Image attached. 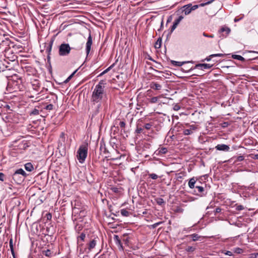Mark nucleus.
<instances>
[{"mask_svg": "<svg viewBox=\"0 0 258 258\" xmlns=\"http://www.w3.org/2000/svg\"><path fill=\"white\" fill-rule=\"evenodd\" d=\"M103 84V81H101L98 84H97L92 93L91 96V102L93 105L97 104L96 108L97 110L101 107L100 102L102 100L103 96H105V92L104 91V86L102 85Z\"/></svg>", "mask_w": 258, "mask_h": 258, "instance_id": "nucleus-1", "label": "nucleus"}, {"mask_svg": "<svg viewBox=\"0 0 258 258\" xmlns=\"http://www.w3.org/2000/svg\"><path fill=\"white\" fill-rule=\"evenodd\" d=\"M88 144L87 143H84L81 145L77 153V157L79 162L83 163L84 162L88 154Z\"/></svg>", "mask_w": 258, "mask_h": 258, "instance_id": "nucleus-2", "label": "nucleus"}, {"mask_svg": "<svg viewBox=\"0 0 258 258\" xmlns=\"http://www.w3.org/2000/svg\"><path fill=\"white\" fill-rule=\"evenodd\" d=\"M27 175L25 171L23 169L20 168L14 172L12 177L15 183L20 184L24 180Z\"/></svg>", "mask_w": 258, "mask_h": 258, "instance_id": "nucleus-3", "label": "nucleus"}, {"mask_svg": "<svg viewBox=\"0 0 258 258\" xmlns=\"http://www.w3.org/2000/svg\"><path fill=\"white\" fill-rule=\"evenodd\" d=\"M72 48L68 43H61L58 47V55L60 56H68Z\"/></svg>", "mask_w": 258, "mask_h": 258, "instance_id": "nucleus-4", "label": "nucleus"}, {"mask_svg": "<svg viewBox=\"0 0 258 258\" xmlns=\"http://www.w3.org/2000/svg\"><path fill=\"white\" fill-rule=\"evenodd\" d=\"M5 59V61L7 62V63H10V61L16 63L18 62L17 60V56L14 53L12 50H9L8 51H6L4 54Z\"/></svg>", "mask_w": 258, "mask_h": 258, "instance_id": "nucleus-5", "label": "nucleus"}, {"mask_svg": "<svg viewBox=\"0 0 258 258\" xmlns=\"http://www.w3.org/2000/svg\"><path fill=\"white\" fill-rule=\"evenodd\" d=\"M13 44L9 38H5L4 40L0 39V49H3L4 52L10 50V45Z\"/></svg>", "mask_w": 258, "mask_h": 258, "instance_id": "nucleus-6", "label": "nucleus"}, {"mask_svg": "<svg viewBox=\"0 0 258 258\" xmlns=\"http://www.w3.org/2000/svg\"><path fill=\"white\" fill-rule=\"evenodd\" d=\"M195 10L193 8L191 7V5H185L182 7L180 10H178L177 12L178 13L180 11L182 13H184V15H187L190 13L192 10Z\"/></svg>", "mask_w": 258, "mask_h": 258, "instance_id": "nucleus-7", "label": "nucleus"}, {"mask_svg": "<svg viewBox=\"0 0 258 258\" xmlns=\"http://www.w3.org/2000/svg\"><path fill=\"white\" fill-rule=\"evenodd\" d=\"M13 86L15 87L16 89H18L20 90H22L23 89V85L21 78H18L17 77L16 80H13Z\"/></svg>", "mask_w": 258, "mask_h": 258, "instance_id": "nucleus-8", "label": "nucleus"}, {"mask_svg": "<svg viewBox=\"0 0 258 258\" xmlns=\"http://www.w3.org/2000/svg\"><path fill=\"white\" fill-rule=\"evenodd\" d=\"M113 239L115 244L118 246L119 250L120 251H123V247L119 236L117 235H114Z\"/></svg>", "mask_w": 258, "mask_h": 258, "instance_id": "nucleus-9", "label": "nucleus"}, {"mask_svg": "<svg viewBox=\"0 0 258 258\" xmlns=\"http://www.w3.org/2000/svg\"><path fill=\"white\" fill-rule=\"evenodd\" d=\"M92 44V39L91 34L90 33L89 37L88 38L87 41L86 43V50L87 55H88L90 51Z\"/></svg>", "mask_w": 258, "mask_h": 258, "instance_id": "nucleus-10", "label": "nucleus"}, {"mask_svg": "<svg viewBox=\"0 0 258 258\" xmlns=\"http://www.w3.org/2000/svg\"><path fill=\"white\" fill-rule=\"evenodd\" d=\"M215 148L217 150L223 151H228L230 149L228 145L225 144H218L215 147Z\"/></svg>", "mask_w": 258, "mask_h": 258, "instance_id": "nucleus-11", "label": "nucleus"}, {"mask_svg": "<svg viewBox=\"0 0 258 258\" xmlns=\"http://www.w3.org/2000/svg\"><path fill=\"white\" fill-rule=\"evenodd\" d=\"M54 39H55V36H53L51 38V40L49 42L48 45L47 46V47L46 48V51L48 53V56H47L48 58H49V55H50L51 51L52 46L53 42L54 41Z\"/></svg>", "mask_w": 258, "mask_h": 258, "instance_id": "nucleus-12", "label": "nucleus"}, {"mask_svg": "<svg viewBox=\"0 0 258 258\" xmlns=\"http://www.w3.org/2000/svg\"><path fill=\"white\" fill-rule=\"evenodd\" d=\"M163 97V95H161L157 97H153L150 99H148V100L150 103H156L158 102L162 103V102L160 101V99Z\"/></svg>", "mask_w": 258, "mask_h": 258, "instance_id": "nucleus-13", "label": "nucleus"}, {"mask_svg": "<svg viewBox=\"0 0 258 258\" xmlns=\"http://www.w3.org/2000/svg\"><path fill=\"white\" fill-rule=\"evenodd\" d=\"M213 67V64L208 63H200L196 66V68H199L201 70L210 69Z\"/></svg>", "mask_w": 258, "mask_h": 258, "instance_id": "nucleus-14", "label": "nucleus"}, {"mask_svg": "<svg viewBox=\"0 0 258 258\" xmlns=\"http://www.w3.org/2000/svg\"><path fill=\"white\" fill-rule=\"evenodd\" d=\"M97 240L95 239H94L90 241V242L87 244L89 251H91L94 248H95L96 245Z\"/></svg>", "mask_w": 258, "mask_h": 258, "instance_id": "nucleus-15", "label": "nucleus"}, {"mask_svg": "<svg viewBox=\"0 0 258 258\" xmlns=\"http://www.w3.org/2000/svg\"><path fill=\"white\" fill-rule=\"evenodd\" d=\"M150 87L152 89L155 90H159L162 88V86L160 84L156 82H152L150 84Z\"/></svg>", "mask_w": 258, "mask_h": 258, "instance_id": "nucleus-16", "label": "nucleus"}, {"mask_svg": "<svg viewBox=\"0 0 258 258\" xmlns=\"http://www.w3.org/2000/svg\"><path fill=\"white\" fill-rule=\"evenodd\" d=\"M230 29L228 27H223L219 31L220 33L225 32L226 35L224 36L225 37H226L230 32Z\"/></svg>", "mask_w": 258, "mask_h": 258, "instance_id": "nucleus-17", "label": "nucleus"}, {"mask_svg": "<svg viewBox=\"0 0 258 258\" xmlns=\"http://www.w3.org/2000/svg\"><path fill=\"white\" fill-rule=\"evenodd\" d=\"M187 238H192V240L194 241L198 240L200 239V238L201 237V236L199 235L198 234L196 233H194L191 235H187L186 236Z\"/></svg>", "mask_w": 258, "mask_h": 258, "instance_id": "nucleus-18", "label": "nucleus"}, {"mask_svg": "<svg viewBox=\"0 0 258 258\" xmlns=\"http://www.w3.org/2000/svg\"><path fill=\"white\" fill-rule=\"evenodd\" d=\"M25 168L28 171H32L34 169V167L31 163L28 162L25 164Z\"/></svg>", "mask_w": 258, "mask_h": 258, "instance_id": "nucleus-19", "label": "nucleus"}, {"mask_svg": "<svg viewBox=\"0 0 258 258\" xmlns=\"http://www.w3.org/2000/svg\"><path fill=\"white\" fill-rule=\"evenodd\" d=\"M156 152H158L157 153L158 155L165 154L167 152V149L165 147H161L159 148Z\"/></svg>", "mask_w": 258, "mask_h": 258, "instance_id": "nucleus-20", "label": "nucleus"}, {"mask_svg": "<svg viewBox=\"0 0 258 258\" xmlns=\"http://www.w3.org/2000/svg\"><path fill=\"white\" fill-rule=\"evenodd\" d=\"M196 182V180L195 177L190 178L188 181V186L190 188H194L195 187V184Z\"/></svg>", "mask_w": 258, "mask_h": 258, "instance_id": "nucleus-21", "label": "nucleus"}, {"mask_svg": "<svg viewBox=\"0 0 258 258\" xmlns=\"http://www.w3.org/2000/svg\"><path fill=\"white\" fill-rule=\"evenodd\" d=\"M86 237V234L82 232L81 234L77 237L78 243L79 244L80 241H84Z\"/></svg>", "mask_w": 258, "mask_h": 258, "instance_id": "nucleus-22", "label": "nucleus"}, {"mask_svg": "<svg viewBox=\"0 0 258 258\" xmlns=\"http://www.w3.org/2000/svg\"><path fill=\"white\" fill-rule=\"evenodd\" d=\"M232 57L233 59L239 60L242 61H244L245 60V58L243 57H242V56L239 55H237V54H233L232 55Z\"/></svg>", "mask_w": 258, "mask_h": 258, "instance_id": "nucleus-23", "label": "nucleus"}, {"mask_svg": "<svg viewBox=\"0 0 258 258\" xmlns=\"http://www.w3.org/2000/svg\"><path fill=\"white\" fill-rule=\"evenodd\" d=\"M52 252L49 249L43 250L42 251V253L46 256H51L52 254Z\"/></svg>", "mask_w": 258, "mask_h": 258, "instance_id": "nucleus-24", "label": "nucleus"}, {"mask_svg": "<svg viewBox=\"0 0 258 258\" xmlns=\"http://www.w3.org/2000/svg\"><path fill=\"white\" fill-rule=\"evenodd\" d=\"M162 40L161 38L158 39L157 41L156 42L155 44V47L156 48H159L161 46Z\"/></svg>", "mask_w": 258, "mask_h": 258, "instance_id": "nucleus-25", "label": "nucleus"}, {"mask_svg": "<svg viewBox=\"0 0 258 258\" xmlns=\"http://www.w3.org/2000/svg\"><path fill=\"white\" fill-rule=\"evenodd\" d=\"M120 213L123 216L128 217L130 215V212L126 209H122L120 211Z\"/></svg>", "mask_w": 258, "mask_h": 258, "instance_id": "nucleus-26", "label": "nucleus"}, {"mask_svg": "<svg viewBox=\"0 0 258 258\" xmlns=\"http://www.w3.org/2000/svg\"><path fill=\"white\" fill-rule=\"evenodd\" d=\"M114 66V63H113L112 65H111L109 67H108L107 69H106L103 72H102L99 75V76H101L104 75L105 74L107 73L108 72H109L113 67Z\"/></svg>", "mask_w": 258, "mask_h": 258, "instance_id": "nucleus-27", "label": "nucleus"}, {"mask_svg": "<svg viewBox=\"0 0 258 258\" xmlns=\"http://www.w3.org/2000/svg\"><path fill=\"white\" fill-rule=\"evenodd\" d=\"M65 141V135L64 133H61L59 136V142H61L62 144V143H64Z\"/></svg>", "mask_w": 258, "mask_h": 258, "instance_id": "nucleus-28", "label": "nucleus"}, {"mask_svg": "<svg viewBox=\"0 0 258 258\" xmlns=\"http://www.w3.org/2000/svg\"><path fill=\"white\" fill-rule=\"evenodd\" d=\"M171 63L172 64H173L174 66H181L184 63V62H180V61L172 60Z\"/></svg>", "mask_w": 258, "mask_h": 258, "instance_id": "nucleus-29", "label": "nucleus"}, {"mask_svg": "<svg viewBox=\"0 0 258 258\" xmlns=\"http://www.w3.org/2000/svg\"><path fill=\"white\" fill-rule=\"evenodd\" d=\"M196 249V247L193 246H188L186 248L185 250L187 252H194Z\"/></svg>", "mask_w": 258, "mask_h": 258, "instance_id": "nucleus-30", "label": "nucleus"}, {"mask_svg": "<svg viewBox=\"0 0 258 258\" xmlns=\"http://www.w3.org/2000/svg\"><path fill=\"white\" fill-rule=\"evenodd\" d=\"M193 132L191 131V130L188 129H185L183 131V134L185 135H189L191 134H192Z\"/></svg>", "mask_w": 258, "mask_h": 258, "instance_id": "nucleus-31", "label": "nucleus"}, {"mask_svg": "<svg viewBox=\"0 0 258 258\" xmlns=\"http://www.w3.org/2000/svg\"><path fill=\"white\" fill-rule=\"evenodd\" d=\"M39 114V110L37 109H33L30 113V115H36Z\"/></svg>", "mask_w": 258, "mask_h": 258, "instance_id": "nucleus-32", "label": "nucleus"}, {"mask_svg": "<svg viewBox=\"0 0 258 258\" xmlns=\"http://www.w3.org/2000/svg\"><path fill=\"white\" fill-rule=\"evenodd\" d=\"M183 18H184V17L183 16L181 15V16H179L176 20H175L174 22L178 25V24L183 19Z\"/></svg>", "mask_w": 258, "mask_h": 258, "instance_id": "nucleus-33", "label": "nucleus"}, {"mask_svg": "<svg viewBox=\"0 0 258 258\" xmlns=\"http://www.w3.org/2000/svg\"><path fill=\"white\" fill-rule=\"evenodd\" d=\"M119 125L120 126V128H121V131H122V130L124 129L125 125H126V123L124 121H120V122L119 123Z\"/></svg>", "mask_w": 258, "mask_h": 258, "instance_id": "nucleus-34", "label": "nucleus"}, {"mask_svg": "<svg viewBox=\"0 0 258 258\" xmlns=\"http://www.w3.org/2000/svg\"><path fill=\"white\" fill-rule=\"evenodd\" d=\"M149 176L153 179H156L158 177V176L155 173H150L149 174Z\"/></svg>", "mask_w": 258, "mask_h": 258, "instance_id": "nucleus-35", "label": "nucleus"}, {"mask_svg": "<svg viewBox=\"0 0 258 258\" xmlns=\"http://www.w3.org/2000/svg\"><path fill=\"white\" fill-rule=\"evenodd\" d=\"M153 126L152 124L151 123H146L145 125H144V128H146V130H150L151 129V127Z\"/></svg>", "mask_w": 258, "mask_h": 258, "instance_id": "nucleus-36", "label": "nucleus"}, {"mask_svg": "<svg viewBox=\"0 0 258 258\" xmlns=\"http://www.w3.org/2000/svg\"><path fill=\"white\" fill-rule=\"evenodd\" d=\"M196 188L198 189L199 193H201L204 191V188L203 186H196Z\"/></svg>", "mask_w": 258, "mask_h": 258, "instance_id": "nucleus-37", "label": "nucleus"}, {"mask_svg": "<svg viewBox=\"0 0 258 258\" xmlns=\"http://www.w3.org/2000/svg\"><path fill=\"white\" fill-rule=\"evenodd\" d=\"M53 105L51 104H49L48 105H47L45 107L44 109L46 110H51L53 109Z\"/></svg>", "mask_w": 258, "mask_h": 258, "instance_id": "nucleus-38", "label": "nucleus"}, {"mask_svg": "<svg viewBox=\"0 0 258 258\" xmlns=\"http://www.w3.org/2000/svg\"><path fill=\"white\" fill-rule=\"evenodd\" d=\"M224 56V54H222V53H216V54H211L209 56L210 57H216V56H219V57H221V56Z\"/></svg>", "mask_w": 258, "mask_h": 258, "instance_id": "nucleus-39", "label": "nucleus"}, {"mask_svg": "<svg viewBox=\"0 0 258 258\" xmlns=\"http://www.w3.org/2000/svg\"><path fill=\"white\" fill-rule=\"evenodd\" d=\"M157 203L159 205H162L163 204H164V201L163 199L159 198L157 199Z\"/></svg>", "mask_w": 258, "mask_h": 258, "instance_id": "nucleus-40", "label": "nucleus"}, {"mask_svg": "<svg viewBox=\"0 0 258 258\" xmlns=\"http://www.w3.org/2000/svg\"><path fill=\"white\" fill-rule=\"evenodd\" d=\"M82 229V226L80 224H77L75 226V229L77 231H79L81 230Z\"/></svg>", "mask_w": 258, "mask_h": 258, "instance_id": "nucleus-41", "label": "nucleus"}, {"mask_svg": "<svg viewBox=\"0 0 258 258\" xmlns=\"http://www.w3.org/2000/svg\"><path fill=\"white\" fill-rule=\"evenodd\" d=\"M143 131V128L142 127H139L138 126H137V128L136 130V133L137 134H140L142 133Z\"/></svg>", "mask_w": 258, "mask_h": 258, "instance_id": "nucleus-42", "label": "nucleus"}, {"mask_svg": "<svg viewBox=\"0 0 258 258\" xmlns=\"http://www.w3.org/2000/svg\"><path fill=\"white\" fill-rule=\"evenodd\" d=\"M5 178H6L5 175L3 173L0 172V180L2 181H4L5 179Z\"/></svg>", "mask_w": 258, "mask_h": 258, "instance_id": "nucleus-43", "label": "nucleus"}, {"mask_svg": "<svg viewBox=\"0 0 258 258\" xmlns=\"http://www.w3.org/2000/svg\"><path fill=\"white\" fill-rule=\"evenodd\" d=\"M244 158L243 156H239L236 157V161H242L244 160Z\"/></svg>", "mask_w": 258, "mask_h": 258, "instance_id": "nucleus-44", "label": "nucleus"}, {"mask_svg": "<svg viewBox=\"0 0 258 258\" xmlns=\"http://www.w3.org/2000/svg\"><path fill=\"white\" fill-rule=\"evenodd\" d=\"M177 25H178V24H177V23H175L174 22H173V25L172 26V27L171 28V32L174 30V29L176 28Z\"/></svg>", "mask_w": 258, "mask_h": 258, "instance_id": "nucleus-45", "label": "nucleus"}, {"mask_svg": "<svg viewBox=\"0 0 258 258\" xmlns=\"http://www.w3.org/2000/svg\"><path fill=\"white\" fill-rule=\"evenodd\" d=\"M203 36H204L205 37H209V38H214V35L212 34V35H208V34L204 32L203 34Z\"/></svg>", "mask_w": 258, "mask_h": 258, "instance_id": "nucleus-46", "label": "nucleus"}, {"mask_svg": "<svg viewBox=\"0 0 258 258\" xmlns=\"http://www.w3.org/2000/svg\"><path fill=\"white\" fill-rule=\"evenodd\" d=\"M46 218L47 220H50L52 218V215L50 213L46 214Z\"/></svg>", "mask_w": 258, "mask_h": 258, "instance_id": "nucleus-47", "label": "nucleus"}, {"mask_svg": "<svg viewBox=\"0 0 258 258\" xmlns=\"http://www.w3.org/2000/svg\"><path fill=\"white\" fill-rule=\"evenodd\" d=\"M236 209L238 211H241L244 209V207L242 205H238L236 206Z\"/></svg>", "mask_w": 258, "mask_h": 258, "instance_id": "nucleus-48", "label": "nucleus"}, {"mask_svg": "<svg viewBox=\"0 0 258 258\" xmlns=\"http://www.w3.org/2000/svg\"><path fill=\"white\" fill-rule=\"evenodd\" d=\"M251 258H258V253H253L250 254Z\"/></svg>", "mask_w": 258, "mask_h": 258, "instance_id": "nucleus-49", "label": "nucleus"}, {"mask_svg": "<svg viewBox=\"0 0 258 258\" xmlns=\"http://www.w3.org/2000/svg\"><path fill=\"white\" fill-rule=\"evenodd\" d=\"M77 72V70L75 71L71 76H70L67 79L64 81V83H67L69 82V81L71 79V78L72 77V76L76 73Z\"/></svg>", "mask_w": 258, "mask_h": 258, "instance_id": "nucleus-50", "label": "nucleus"}, {"mask_svg": "<svg viewBox=\"0 0 258 258\" xmlns=\"http://www.w3.org/2000/svg\"><path fill=\"white\" fill-rule=\"evenodd\" d=\"M180 107L177 104H175L173 106V109L175 111H178V110L180 109Z\"/></svg>", "mask_w": 258, "mask_h": 258, "instance_id": "nucleus-51", "label": "nucleus"}, {"mask_svg": "<svg viewBox=\"0 0 258 258\" xmlns=\"http://www.w3.org/2000/svg\"><path fill=\"white\" fill-rule=\"evenodd\" d=\"M197 128V126L195 125H191L189 126V129L191 130L193 132L194 130H196Z\"/></svg>", "mask_w": 258, "mask_h": 258, "instance_id": "nucleus-52", "label": "nucleus"}, {"mask_svg": "<svg viewBox=\"0 0 258 258\" xmlns=\"http://www.w3.org/2000/svg\"><path fill=\"white\" fill-rule=\"evenodd\" d=\"M229 125V123L228 122H224L223 123H222V126L223 127H227L228 125Z\"/></svg>", "mask_w": 258, "mask_h": 258, "instance_id": "nucleus-53", "label": "nucleus"}, {"mask_svg": "<svg viewBox=\"0 0 258 258\" xmlns=\"http://www.w3.org/2000/svg\"><path fill=\"white\" fill-rule=\"evenodd\" d=\"M161 223V222H158V223H156L155 224H154L153 225H152V227L153 228H156L157 226H158Z\"/></svg>", "mask_w": 258, "mask_h": 258, "instance_id": "nucleus-54", "label": "nucleus"}, {"mask_svg": "<svg viewBox=\"0 0 258 258\" xmlns=\"http://www.w3.org/2000/svg\"><path fill=\"white\" fill-rule=\"evenodd\" d=\"M226 254L228 255H229V256H231L232 255V252L230 251H227L226 253Z\"/></svg>", "mask_w": 258, "mask_h": 258, "instance_id": "nucleus-55", "label": "nucleus"}, {"mask_svg": "<svg viewBox=\"0 0 258 258\" xmlns=\"http://www.w3.org/2000/svg\"><path fill=\"white\" fill-rule=\"evenodd\" d=\"M241 19V18L237 19V18H235L234 19V22H237L239 21Z\"/></svg>", "mask_w": 258, "mask_h": 258, "instance_id": "nucleus-56", "label": "nucleus"}, {"mask_svg": "<svg viewBox=\"0 0 258 258\" xmlns=\"http://www.w3.org/2000/svg\"><path fill=\"white\" fill-rule=\"evenodd\" d=\"M212 57H210L209 56L207 57L205 59L207 61H210Z\"/></svg>", "mask_w": 258, "mask_h": 258, "instance_id": "nucleus-57", "label": "nucleus"}, {"mask_svg": "<svg viewBox=\"0 0 258 258\" xmlns=\"http://www.w3.org/2000/svg\"><path fill=\"white\" fill-rule=\"evenodd\" d=\"M210 3H211V2H208L206 3V4H201V5H202V6H205V5L209 4H210Z\"/></svg>", "mask_w": 258, "mask_h": 258, "instance_id": "nucleus-58", "label": "nucleus"}, {"mask_svg": "<svg viewBox=\"0 0 258 258\" xmlns=\"http://www.w3.org/2000/svg\"><path fill=\"white\" fill-rule=\"evenodd\" d=\"M12 240L11 239V240L10 241V246H11V248L12 247Z\"/></svg>", "mask_w": 258, "mask_h": 258, "instance_id": "nucleus-59", "label": "nucleus"}, {"mask_svg": "<svg viewBox=\"0 0 258 258\" xmlns=\"http://www.w3.org/2000/svg\"><path fill=\"white\" fill-rule=\"evenodd\" d=\"M255 159H258V154L255 155Z\"/></svg>", "mask_w": 258, "mask_h": 258, "instance_id": "nucleus-60", "label": "nucleus"}, {"mask_svg": "<svg viewBox=\"0 0 258 258\" xmlns=\"http://www.w3.org/2000/svg\"><path fill=\"white\" fill-rule=\"evenodd\" d=\"M197 7V6H194L192 8L193 9H196Z\"/></svg>", "mask_w": 258, "mask_h": 258, "instance_id": "nucleus-61", "label": "nucleus"}, {"mask_svg": "<svg viewBox=\"0 0 258 258\" xmlns=\"http://www.w3.org/2000/svg\"><path fill=\"white\" fill-rule=\"evenodd\" d=\"M219 210H220V209H219V208H217V209H216V211H217V212H219Z\"/></svg>", "mask_w": 258, "mask_h": 258, "instance_id": "nucleus-62", "label": "nucleus"}, {"mask_svg": "<svg viewBox=\"0 0 258 258\" xmlns=\"http://www.w3.org/2000/svg\"><path fill=\"white\" fill-rule=\"evenodd\" d=\"M240 250H241V249H240V248H238V253H240V251H239Z\"/></svg>", "mask_w": 258, "mask_h": 258, "instance_id": "nucleus-63", "label": "nucleus"}, {"mask_svg": "<svg viewBox=\"0 0 258 258\" xmlns=\"http://www.w3.org/2000/svg\"><path fill=\"white\" fill-rule=\"evenodd\" d=\"M240 250H241V249H240V248H238V253H240V251H239Z\"/></svg>", "mask_w": 258, "mask_h": 258, "instance_id": "nucleus-64", "label": "nucleus"}]
</instances>
